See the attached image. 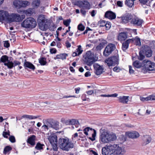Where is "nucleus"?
Segmentation results:
<instances>
[{"label": "nucleus", "mask_w": 155, "mask_h": 155, "mask_svg": "<svg viewBox=\"0 0 155 155\" xmlns=\"http://www.w3.org/2000/svg\"><path fill=\"white\" fill-rule=\"evenodd\" d=\"M101 134L100 137V141L103 143H107L111 141L115 140L116 137L115 134H109L104 129L102 128L100 130Z\"/></svg>", "instance_id": "nucleus-1"}, {"label": "nucleus", "mask_w": 155, "mask_h": 155, "mask_svg": "<svg viewBox=\"0 0 155 155\" xmlns=\"http://www.w3.org/2000/svg\"><path fill=\"white\" fill-rule=\"evenodd\" d=\"M106 43V41H104L101 42L99 45L97 46L96 50L97 51H100L104 47Z\"/></svg>", "instance_id": "nucleus-24"}, {"label": "nucleus", "mask_w": 155, "mask_h": 155, "mask_svg": "<svg viewBox=\"0 0 155 155\" xmlns=\"http://www.w3.org/2000/svg\"><path fill=\"white\" fill-rule=\"evenodd\" d=\"M123 3L122 1H117V5L118 6L122 7L123 6Z\"/></svg>", "instance_id": "nucleus-62"}, {"label": "nucleus", "mask_w": 155, "mask_h": 155, "mask_svg": "<svg viewBox=\"0 0 155 155\" xmlns=\"http://www.w3.org/2000/svg\"><path fill=\"white\" fill-rule=\"evenodd\" d=\"M8 57L6 55L2 56L0 58V63L1 62L5 63H6L9 61Z\"/></svg>", "instance_id": "nucleus-32"}, {"label": "nucleus", "mask_w": 155, "mask_h": 155, "mask_svg": "<svg viewBox=\"0 0 155 155\" xmlns=\"http://www.w3.org/2000/svg\"><path fill=\"white\" fill-rule=\"evenodd\" d=\"M67 56L68 54H67L65 53L62 54L57 55V58L58 57V59H61L62 60L65 59H66V57Z\"/></svg>", "instance_id": "nucleus-36"}, {"label": "nucleus", "mask_w": 155, "mask_h": 155, "mask_svg": "<svg viewBox=\"0 0 155 155\" xmlns=\"http://www.w3.org/2000/svg\"><path fill=\"white\" fill-rule=\"evenodd\" d=\"M119 143L117 144V155H124L126 152L124 147L121 146V145L119 146Z\"/></svg>", "instance_id": "nucleus-17"}, {"label": "nucleus", "mask_w": 155, "mask_h": 155, "mask_svg": "<svg viewBox=\"0 0 155 155\" xmlns=\"http://www.w3.org/2000/svg\"><path fill=\"white\" fill-rule=\"evenodd\" d=\"M36 137L34 135H32L29 137L27 140V143L32 146H34L35 144Z\"/></svg>", "instance_id": "nucleus-19"}, {"label": "nucleus", "mask_w": 155, "mask_h": 155, "mask_svg": "<svg viewBox=\"0 0 155 155\" xmlns=\"http://www.w3.org/2000/svg\"><path fill=\"white\" fill-rule=\"evenodd\" d=\"M50 52L52 54H55L57 52V50L55 48H52L50 49Z\"/></svg>", "instance_id": "nucleus-61"}, {"label": "nucleus", "mask_w": 155, "mask_h": 155, "mask_svg": "<svg viewBox=\"0 0 155 155\" xmlns=\"http://www.w3.org/2000/svg\"><path fill=\"white\" fill-rule=\"evenodd\" d=\"M32 9L29 8L28 9L26 12V14L27 15H31L32 13Z\"/></svg>", "instance_id": "nucleus-54"}, {"label": "nucleus", "mask_w": 155, "mask_h": 155, "mask_svg": "<svg viewBox=\"0 0 155 155\" xmlns=\"http://www.w3.org/2000/svg\"><path fill=\"white\" fill-rule=\"evenodd\" d=\"M20 1L18 0L15 1L13 3V5L17 8H20Z\"/></svg>", "instance_id": "nucleus-37"}, {"label": "nucleus", "mask_w": 155, "mask_h": 155, "mask_svg": "<svg viewBox=\"0 0 155 155\" xmlns=\"http://www.w3.org/2000/svg\"><path fill=\"white\" fill-rule=\"evenodd\" d=\"M44 145L43 144H41L39 142H38L35 147V148L37 150H40L43 149V146Z\"/></svg>", "instance_id": "nucleus-38"}, {"label": "nucleus", "mask_w": 155, "mask_h": 155, "mask_svg": "<svg viewBox=\"0 0 155 155\" xmlns=\"http://www.w3.org/2000/svg\"><path fill=\"white\" fill-rule=\"evenodd\" d=\"M104 17L109 19L112 20L116 18V14L115 13L110 11H107L105 14Z\"/></svg>", "instance_id": "nucleus-14"}, {"label": "nucleus", "mask_w": 155, "mask_h": 155, "mask_svg": "<svg viewBox=\"0 0 155 155\" xmlns=\"http://www.w3.org/2000/svg\"><path fill=\"white\" fill-rule=\"evenodd\" d=\"M5 66H7L9 69H12L14 66V63L12 61H10L9 60L7 63L4 64Z\"/></svg>", "instance_id": "nucleus-34"}, {"label": "nucleus", "mask_w": 155, "mask_h": 155, "mask_svg": "<svg viewBox=\"0 0 155 155\" xmlns=\"http://www.w3.org/2000/svg\"><path fill=\"white\" fill-rule=\"evenodd\" d=\"M102 153L104 155H110L111 153H110L108 150L107 146V147H104L102 150Z\"/></svg>", "instance_id": "nucleus-26"}, {"label": "nucleus", "mask_w": 155, "mask_h": 155, "mask_svg": "<svg viewBox=\"0 0 155 155\" xmlns=\"http://www.w3.org/2000/svg\"><path fill=\"white\" fill-rule=\"evenodd\" d=\"M94 68L96 70L95 74L97 75L101 74L103 72L104 70L102 66L98 64H96L94 66Z\"/></svg>", "instance_id": "nucleus-18"}, {"label": "nucleus", "mask_w": 155, "mask_h": 155, "mask_svg": "<svg viewBox=\"0 0 155 155\" xmlns=\"http://www.w3.org/2000/svg\"><path fill=\"white\" fill-rule=\"evenodd\" d=\"M142 101H147L149 100H155V96L153 95H150L146 97H141L140 98Z\"/></svg>", "instance_id": "nucleus-23"}, {"label": "nucleus", "mask_w": 155, "mask_h": 155, "mask_svg": "<svg viewBox=\"0 0 155 155\" xmlns=\"http://www.w3.org/2000/svg\"><path fill=\"white\" fill-rule=\"evenodd\" d=\"M134 41L135 44L136 45L140 46L141 43L140 42V39L138 37H136L135 38H134Z\"/></svg>", "instance_id": "nucleus-35"}, {"label": "nucleus", "mask_w": 155, "mask_h": 155, "mask_svg": "<svg viewBox=\"0 0 155 155\" xmlns=\"http://www.w3.org/2000/svg\"><path fill=\"white\" fill-rule=\"evenodd\" d=\"M90 130H93V129L92 128H91L90 127H87L84 129L83 130V131L84 133L86 135H88L87 132L89 131Z\"/></svg>", "instance_id": "nucleus-46"}, {"label": "nucleus", "mask_w": 155, "mask_h": 155, "mask_svg": "<svg viewBox=\"0 0 155 155\" xmlns=\"http://www.w3.org/2000/svg\"><path fill=\"white\" fill-rule=\"evenodd\" d=\"M106 28V29L107 30H108L111 27L109 23H106V25H105Z\"/></svg>", "instance_id": "nucleus-63"}, {"label": "nucleus", "mask_w": 155, "mask_h": 155, "mask_svg": "<svg viewBox=\"0 0 155 155\" xmlns=\"http://www.w3.org/2000/svg\"><path fill=\"white\" fill-rule=\"evenodd\" d=\"M48 20L45 15H41L38 18V23L39 28L42 31H46L48 28Z\"/></svg>", "instance_id": "nucleus-4"}, {"label": "nucleus", "mask_w": 155, "mask_h": 155, "mask_svg": "<svg viewBox=\"0 0 155 155\" xmlns=\"http://www.w3.org/2000/svg\"><path fill=\"white\" fill-rule=\"evenodd\" d=\"M79 7L83 9H89L90 8V5L87 1H80L78 2Z\"/></svg>", "instance_id": "nucleus-13"}, {"label": "nucleus", "mask_w": 155, "mask_h": 155, "mask_svg": "<svg viewBox=\"0 0 155 155\" xmlns=\"http://www.w3.org/2000/svg\"><path fill=\"white\" fill-rule=\"evenodd\" d=\"M2 135L4 137L6 138H8V137L7 135H8V136H10V132L8 131V133L7 132L4 131Z\"/></svg>", "instance_id": "nucleus-55"}, {"label": "nucleus", "mask_w": 155, "mask_h": 155, "mask_svg": "<svg viewBox=\"0 0 155 155\" xmlns=\"http://www.w3.org/2000/svg\"><path fill=\"white\" fill-rule=\"evenodd\" d=\"M9 140L12 143H15V137L13 136H11L9 137Z\"/></svg>", "instance_id": "nucleus-53"}, {"label": "nucleus", "mask_w": 155, "mask_h": 155, "mask_svg": "<svg viewBox=\"0 0 155 155\" xmlns=\"http://www.w3.org/2000/svg\"><path fill=\"white\" fill-rule=\"evenodd\" d=\"M83 50H82L81 46L80 45L78 46V48L76 49V51H75V52H78V55H79L81 54L82 53Z\"/></svg>", "instance_id": "nucleus-44"}, {"label": "nucleus", "mask_w": 155, "mask_h": 155, "mask_svg": "<svg viewBox=\"0 0 155 155\" xmlns=\"http://www.w3.org/2000/svg\"><path fill=\"white\" fill-rule=\"evenodd\" d=\"M134 1L133 0H126L125 4L129 7L131 8L134 5Z\"/></svg>", "instance_id": "nucleus-30"}, {"label": "nucleus", "mask_w": 155, "mask_h": 155, "mask_svg": "<svg viewBox=\"0 0 155 155\" xmlns=\"http://www.w3.org/2000/svg\"><path fill=\"white\" fill-rule=\"evenodd\" d=\"M49 140L51 144L56 143L58 142L57 136L54 135L51 137L49 139Z\"/></svg>", "instance_id": "nucleus-29"}, {"label": "nucleus", "mask_w": 155, "mask_h": 155, "mask_svg": "<svg viewBox=\"0 0 155 155\" xmlns=\"http://www.w3.org/2000/svg\"><path fill=\"white\" fill-rule=\"evenodd\" d=\"M22 27L27 28H33L37 25L35 20L32 17H29L25 19L21 23Z\"/></svg>", "instance_id": "nucleus-3"}, {"label": "nucleus", "mask_w": 155, "mask_h": 155, "mask_svg": "<svg viewBox=\"0 0 155 155\" xmlns=\"http://www.w3.org/2000/svg\"><path fill=\"white\" fill-rule=\"evenodd\" d=\"M39 116H35L33 115H24L22 116L21 119L22 118H26L29 119H35L38 118Z\"/></svg>", "instance_id": "nucleus-31"}, {"label": "nucleus", "mask_w": 155, "mask_h": 155, "mask_svg": "<svg viewBox=\"0 0 155 155\" xmlns=\"http://www.w3.org/2000/svg\"><path fill=\"white\" fill-rule=\"evenodd\" d=\"M143 22V19L138 17H134L130 21V23L134 25L141 26Z\"/></svg>", "instance_id": "nucleus-12"}, {"label": "nucleus", "mask_w": 155, "mask_h": 155, "mask_svg": "<svg viewBox=\"0 0 155 155\" xmlns=\"http://www.w3.org/2000/svg\"><path fill=\"white\" fill-rule=\"evenodd\" d=\"M70 120V125H75V124H79V122L78 121L75 119H72L71 120Z\"/></svg>", "instance_id": "nucleus-42"}, {"label": "nucleus", "mask_w": 155, "mask_h": 155, "mask_svg": "<svg viewBox=\"0 0 155 155\" xmlns=\"http://www.w3.org/2000/svg\"><path fill=\"white\" fill-rule=\"evenodd\" d=\"M125 18H127V20L129 21L130 20H132L133 19V16L130 13H128L125 16Z\"/></svg>", "instance_id": "nucleus-49"}, {"label": "nucleus", "mask_w": 155, "mask_h": 155, "mask_svg": "<svg viewBox=\"0 0 155 155\" xmlns=\"http://www.w3.org/2000/svg\"><path fill=\"white\" fill-rule=\"evenodd\" d=\"M12 150V148L9 146H6L4 149L3 153L4 154H6L8 152Z\"/></svg>", "instance_id": "nucleus-41"}, {"label": "nucleus", "mask_w": 155, "mask_h": 155, "mask_svg": "<svg viewBox=\"0 0 155 155\" xmlns=\"http://www.w3.org/2000/svg\"><path fill=\"white\" fill-rule=\"evenodd\" d=\"M4 46L6 48H8L10 46V44L8 41H5L4 43Z\"/></svg>", "instance_id": "nucleus-60"}, {"label": "nucleus", "mask_w": 155, "mask_h": 155, "mask_svg": "<svg viewBox=\"0 0 155 155\" xmlns=\"http://www.w3.org/2000/svg\"><path fill=\"white\" fill-rule=\"evenodd\" d=\"M143 140L145 143V144H147L150 143L151 141L152 138L149 135H146L143 136Z\"/></svg>", "instance_id": "nucleus-27"}, {"label": "nucleus", "mask_w": 155, "mask_h": 155, "mask_svg": "<svg viewBox=\"0 0 155 155\" xmlns=\"http://www.w3.org/2000/svg\"><path fill=\"white\" fill-rule=\"evenodd\" d=\"M143 51V53L148 57H150L152 56V51L150 50V48L147 46L145 47L142 50Z\"/></svg>", "instance_id": "nucleus-15"}, {"label": "nucleus", "mask_w": 155, "mask_h": 155, "mask_svg": "<svg viewBox=\"0 0 155 155\" xmlns=\"http://www.w3.org/2000/svg\"><path fill=\"white\" fill-rule=\"evenodd\" d=\"M121 20V22L125 24L128 23L129 21L127 18H125V16L122 17Z\"/></svg>", "instance_id": "nucleus-50"}, {"label": "nucleus", "mask_w": 155, "mask_h": 155, "mask_svg": "<svg viewBox=\"0 0 155 155\" xmlns=\"http://www.w3.org/2000/svg\"><path fill=\"white\" fill-rule=\"evenodd\" d=\"M25 67L28 68L32 70H34L35 69L34 66L31 63L28 61L25 62L24 64Z\"/></svg>", "instance_id": "nucleus-25"}, {"label": "nucleus", "mask_w": 155, "mask_h": 155, "mask_svg": "<svg viewBox=\"0 0 155 155\" xmlns=\"http://www.w3.org/2000/svg\"><path fill=\"white\" fill-rule=\"evenodd\" d=\"M106 22L104 20L100 21L99 23V26L100 27H104L106 25Z\"/></svg>", "instance_id": "nucleus-52"}, {"label": "nucleus", "mask_w": 155, "mask_h": 155, "mask_svg": "<svg viewBox=\"0 0 155 155\" xmlns=\"http://www.w3.org/2000/svg\"><path fill=\"white\" fill-rule=\"evenodd\" d=\"M40 0H34L32 2V5L34 7H38L40 4Z\"/></svg>", "instance_id": "nucleus-40"}, {"label": "nucleus", "mask_w": 155, "mask_h": 155, "mask_svg": "<svg viewBox=\"0 0 155 155\" xmlns=\"http://www.w3.org/2000/svg\"><path fill=\"white\" fill-rule=\"evenodd\" d=\"M128 44L125 41L122 44V48L123 51H125L128 48Z\"/></svg>", "instance_id": "nucleus-43"}, {"label": "nucleus", "mask_w": 155, "mask_h": 155, "mask_svg": "<svg viewBox=\"0 0 155 155\" xmlns=\"http://www.w3.org/2000/svg\"><path fill=\"white\" fill-rule=\"evenodd\" d=\"M125 42L128 44L129 45V43H133L134 42V38H133L132 39H129L127 40Z\"/></svg>", "instance_id": "nucleus-57"}, {"label": "nucleus", "mask_w": 155, "mask_h": 155, "mask_svg": "<svg viewBox=\"0 0 155 155\" xmlns=\"http://www.w3.org/2000/svg\"><path fill=\"white\" fill-rule=\"evenodd\" d=\"M78 29L80 31H83L85 29V27L82 24H80L78 25Z\"/></svg>", "instance_id": "nucleus-48"}, {"label": "nucleus", "mask_w": 155, "mask_h": 155, "mask_svg": "<svg viewBox=\"0 0 155 155\" xmlns=\"http://www.w3.org/2000/svg\"><path fill=\"white\" fill-rule=\"evenodd\" d=\"M129 72L130 74H133L134 73V71L133 69L132 66L130 65L129 66Z\"/></svg>", "instance_id": "nucleus-59"}, {"label": "nucleus", "mask_w": 155, "mask_h": 155, "mask_svg": "<svg viewBox=\"0 0 155 155\" xmlns=\"http://www.w3.org/2000/svg\"><path fill=\"white\" fill-rule=\"evenodd\" d=\"M144 67L147 71H155V63L150 61L145 60L143 61Z\"/></svg>", "instance_id": "nucleus-6"}, {"label": "nucleus", "mask_w": 155, "mask_h": 155, "mask_svg": "<svg viewBox=\"0 0 155 155\" xmlns=\"http://www.w3.org/2000/svg\"><path fill=\"white\" fill-rule=\"evenodd\" d=\"M129 97L123 96H120L118 97L119 98V101L120 102L123 103L124 104L128 103L129 99L128 98Z\"/></svg>", "instance_id": "nucleus-21"}, {"label": "nucleus", "mask_w": 155, "mask_h": 155, "mask_svg": "<svg viewBox=\"0 0 155 155\" xmlns=\"http://www.w3.org/2000/svg\"><path fill=\"white\" fill-rule=\"evenodd\" d=\"M105 62L109 67L114 66L116 64V56H113L105 60Z\"/></svg>", "instance_id": "nucleus-11"}, {"label": "nucleus", "mask_w": 155, "mask_h": 155, "mask_svg": "<svg viewBox=\"0 0 155 155\" xmlns=\"http://www.w3.org/2000/svg\"><path fill=\"white\" fill-rule=\"evenodd\" d=\"M25 17V15H19L16 14H13L10 15L9 22H11L13 21L19 22L22 21Z\"/></svg>", "instance_id": "nucleus-9"}, {"label": "nucleus", "mask_w": 155, "mask_h": 155, "mask_svg": "<svg viewBox=\"0 0 155 155\" xmlns=\"http://www.w3.org/2000/svg\"><path fill=\"white\" fill-rule=\"evenodd\" d=\"M127 38V35L126 32H121L120 33L118 37L119 40L123 41L125 40Z\"/></svg>", "instance_id": "nucleus-22"}, {"label": "nucleus", "mask_w": 155, "mask_h": 155, "mask_svg": "<svg viewBox=\"0 0 155 155\" xmlns=\"http://www.w3.org/2000/svg\"><path fill=\"white\" fill-rule=\"evenodd\" d=\"M126 136L131 138H136L139 136V134L136 131L133 132H126L125 133Z\"/></svg>", "instance_id": "nucleus-16"}, {"label": "nucleus", "mask_w": 155, "mask_h": 155, "mask_svg": "<svg viewBox=\"0 0 155 155\" xmlns=\"http://www.w3.org/2000/svg\"><path fill=\"white\" fill-rule=\"evenodd\" d=\"M139 56L138 57V59L140 60H142L144 59L145 56L143 53V51L141 50L139 52Z\"/></svg>", "instance_id": "nucleus-45"}, {"label": "nucleus", "mask_w": 155, "mask_h": 155, "mask_svg": "<svg viewBox=\"0 0 155 155\" xmlns=\"http://www.w3.org/2000/svg\"><path fill=\"white\" fill-rule=\"evenodd\" d=\"M10 15L7 11L4 10L0 11V22L3 21L9 22Z\"/></svg>", "instance_id": "nucleus-10"}, {"label": "nucleus", "mask_w": 155, "mask_h": 155, "mask_svg": "<svg viewBox=\"0 0 155 155\" xmlns=\"http://www.w3.org/2000/svg\"><path fill=\"white\" fill-rule=\"evenodd\" d=\"M140 2L142 4L145 5L147 2L149 0H139Z\"/></svg>", "instance_id": "nucleus-58"}, {"label": "nucleus", "mask_w": 155, "mask_h": 155, "mask_svg": "<svg viewBox=\"0 0 155 155\" xmlns=\"http://www.w3.org/2000/svg\"><path fill=\"white\" fill-rule=\"evenodd\" d=\"M71 21V20L70 19L65 20H64L63 21V24L66 26H68L69 25Z\"/></svg>", "instance_id": "nucleus-47"}, {"label": "nucleus", "mask_w": 155, "mask_h": 155, "mask_svg": "<svg viewBox=\"0 0 155 155\" xmlns=\"http://www.w3.org/2000/svg\"><path fill=\"white\" fill-rule=\"evenodd\" d=\"M107 147L110 152L111 153V154L115 155L116 154V153L115 152L116 150V144H110L107 146Z\"/></svg>", "instance_id": "nucleus-20"}, {"label": "nucleus", "mask_w": 155, "mask_h": 155, "mask_svg": "<svg viewBox=\"0 0 155 155\" xmlns=\"http://www.w3.org/2000/svg\"><path fill=\"white\" fill-rule=\"evenodd\" d=\"M42 128L44 129L45 131L46 130H48L49 129L48 127L45 124L42 126Z\"/></svg>", "instance_id": "nucleus-64"}, {"label": "nucleus", "mask_w": 155, "mask_h": 155, "mask_svg": "<svg viewBox=\"0 0 155 155\" xmlns=\"http://www.w3.org/2000/svg\"><path fill=\"white\" fill-rule=\"evenodd\" d=\"M115 45L111 43L109 44L105 48L103 52V55L105 57L108 56L115 49Z\"/></svg>", "instance_id": "nucleus-8"}, {"label": "nucleus", "mask_w": 155, "mask_h": 155, "mask_svg": "<svg viewBox=\"0 0 155 155\" xmlns=\"http://www.w3.org/2000/svg\"><path fill=\"white\" fill-rule=\"evenodd\" d=\"M39 63L41 65H45L46 63V59L44 58H41L39 59Z\"/></svg>", "instance_id": "nucleus-39"}, {"label": "nucleus", "mask_w": 155, "mask_h": 155, "mask_svg": "<svg viewBox=\"0 0 155 155\" xmlns=\"http://www.w3.org/2000/svg\"><path fill=\"white\" fill-rule=\"evenodd\" d=\"M86 57L84 59V61L88 66L91 65L96 61L94 58V55L93 53L90 51H88L86 52Z\"/></svg>", "instance_id": "nucleus-5"}, {"label": "nucleus", "mask_w": 155, "mask_h": 155, "mask_svg": "<svg viewBox=\"0 0 155 155\" xmlns=\"http://www.w3.org/2000/svg\"><path fill=\"white\" fill-rule=\"evenodd\" d=\"M59 145L60 148L63 150L68 151L70 149L72 148L74 144L68 138H60L59 140Z\"/></svg>", "instance_id": "nucleus-2"}, {"label": "nucleus", "mask_w": 155, "mask_h": 155, "mask_svg": "<svg viewBox=\"0 0 155 155\" xmlns=\"http://www.w3.org/2000/svg\"><path fill=\"white\" fill-rule=\"evenodd\" d=\"M126 135H120L117 141L118 143H119L121 144L126 140Z\"/></svg>", "instance_id": "nucleus-28"}, {"label": "nucleus", "mask_w": 155, "mask_h": 155, "mask_svg": "<svg viewBox=\"0 0 155 155\" xmlns=\"http://www.w3.org/2000/svg\"><path fill=\"white\" fill-rule=\"evenodd\" d=\"M134 66L136 68H141L142 66V64L139 61H136L133 63Z\"/></svg>", "instance_id": "nucleus-33"}, {"label": "nucleus", "mask_w": 155, "mask_h": 155, "mask_svg": "<svg viewBox=\"0 0 155 155\" xmlns=\"http://www.w3.org/2000/svg\"><path fill=\"white\" fill-rule=\"evenodd\" d=\"M45 124L49 128L51 127L55 130H57L59 129V123L55 121L52 119H48L45 123Z\"/></svg>", "instance_id": "nucleus-7"}, {"label": "nucleus", "mask_w": 155, "mask_h": 155, "mask_svg": "<svg viewBox=\"0 0 155 155\" xmlns=\"http://www.w3.org/2000/svg\"><path fill=\"white\" fill-rule=\"evenodd\" d=\"M57 143H53V144H51L52 148L54 151H56L58 150V147H57Z\"/></svg>", "instance_id": "nucleus-51"}, {"label": "nucleus", "mask_w": 155, "mask_h": 155, "mask_svg": "<svg viewBox=\"0 0 155 155\" xmlns=\"http://www.w3.org/2000/svg\"><path fill=\"white\" fill-rule=\"evenodd\" d=\"M28 2L26 1H22V7H26L28 5Z\"/></svg>", "instance_id": "nucleus-56"}]
</instances>
